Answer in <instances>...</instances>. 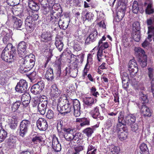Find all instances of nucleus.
<instances>
[{
  "instance_id": "12",
  "label": "nucleus",
  "mask_w": 154,
  "mask_h": 154,
  "mask_svg": "<svg viewBox=\"0 0 154 154\" xmlns=\"http://www.w3.org/2000/svg\"><path fill=\"white\" fill-rule=\"evenodd\" d=\"M36 125L38 128L41 131H45L48 127L47 121L44 118H39L37 121Z\"/></svg>"
},
{
  "instance_id": "48",
  "label": "nucleus",
  "mask_w": 154,
  "mask_h": 154,
  "mask_svg": "<svg viewBox=\"0 0 154 154\" xmlns=\"http://www.w3.org/2000/svg\"><path fill=\"white\" fill-rule=\"evenodd\" d=\"M38 16L36 14H32L31 15L28 16L26 19H28V20L32 22L33 21L36 20L38 18Z\"/></svg>"
},
{
  "instance_id": "40",
  "label": "nucleus",
  "mask_w": 154,
  "mask_h": 154,
  "mask_svg": "<svg viewBox=\"0 0 154 154\" xmlns=\"http://www.w3.org/2000/svg\"><path fill=\"white\" fill-rule=\"evenodd\" d=\"M140 99L141 101L142 104L146 103L148 102V100L146 94L143 92H141L139 94Z\"/></svg>"
},
{
  "instance_id": "52",
  "label": "nucleus",
  "mask_w": 154,
  "mask_h": 154,
  "mask_svg": "<svg viewBox=\"0 0 154 154\" xmlns=\"http://www.w3.org/2000/svg\"><path fill=\"white\" fill-rule=\"evenodd\" d=\"M63 123V122L62 121H58L57 122V128L59 133H61L63 129L64 128Z\"/></svg>"
},
{
  "instance_id": "28",
  "label": "nucleus",
  "mask_w": 154,
  "mask_h": 154,
  "mask_svg": "<svg viewBox=\"0 0 154 154\" xmlns=\"http://www.w3.org/2000/svg\"><path fill=\"white\" fill-rule=\"evenodd\" d=\"M134 53L135 55L139 57H143V55H146L145 54V52L140 47H135L134 48Z\"/></svg>"
},
{
  "instance_id": "5",
  "label": "nucleus",
  "mask_w": 154,
  "mask_h": 154,
  "mask_svg": "<svg viewBox=\"0 0 154 154\" xmlns=\"http://www.w3.org/2000/svg\"><path fill=\"white\" fill-rule=\"evenodd\" d=\"M30 125V121L27 120H23L21 122L20 125V135L23 137L27 133Z\"/></svg>"
},
{
  "instance_id": "41",
  "label": "nucleus",
  "mask_w": 154,
  "mask_h": 154,
  "mask_svg": "<svg viewBox=\"0 0 154 154\" xmlns=\"http://www.w3.org/2000/svg\"><path fill=\"white\" fill-rule=\"evenodd\" d=\"M55 44L56 47L60 51L62 50L63 47V43L58 38H56Z\"/></svg>"
},
{
  "instance_id": "38",
  "label": "nucleus",
  "mask_w": 154,
  "mask_h": 154,
  "mask_svg": "<svg viewBox=\"0 0 154 154\" xmlns=\"http://www.w3.org/2000/svg\"><path fill=\"white\" fill-rule=\"evenodd\" d=\"M115 121V118L114 117L109 118L105 125V128L107 129L109 128L112 126Z\"/></svg>"
},
{
  "instance_id": "10",
  "label": "nucleus",
  "mask_w": 154,
  "mask_h": 154,
  "mask_svg": "<svg viewBox=\"0 0 154 154\" xmlns=\"http://www.w3.org/2000/svg\"><path fill=\"white\" fill-rule=\"evenodd\" d=\"M26 43L24 42H20L18 46V53L20 57H23L26 54Z\"/></svg>"
},
{
  "instance_id": "9",
  "label": "nucleus",
  "mask_w": 154,
  "mask_h": 154,
  "mask_svg": "<svg viewBox=\"0 0 154 154\" xmlns=\"http://www.w3.org/2000/svg\"><path fill=\"white\" fill-rule=\"evenodd\" d=\"M47 93L52 97L56 98L60 96L61 91L60 90L58 89L56 85L54 84L51 86L50 91H48Z\"/></svg>"
},
{
  "instance_id": "53",
  "label": "nucleus",
  "mask_w": 154,
  "mask_h": 154,
  "mask_svg": "<svg viewBox=\"0 0 154 154\" xmlns=\"http://www.w3.org/2000/svg\"><path fill=\"white\" fill-rule=\"evenodd\" d=\"M90 124V119L87 118H83L82 122L80 123L81 127H84L86 125H88Z\"/></svg>"
},
{
  "instance_id": "39",
  "label": "nucleus",
  "mask_w": 154,
  "mask_h": 154,
  "mask_svg": "<svg viewBox=\"0 0 154 154\" xmlns=\"http://www.w3.org/2000/svg\"><path fill=\"white\" fill-rule=\"evenodd\" d=\"M139 62L142 67L146 66L147 64V56L146 55H143V57L139 58Z\"/></svg>"
},
{
  "instance_id": "34",
  "label": "nucleus",
  "mask_w": 154,
  "mask_h": 154,
  "mask_svg": "<svg viewBox=\"0 0 154 154\" xmlns=\"http://www.w3.org/2000/svg\"><path fill=\"white\" fill-rule=\"evenodd\" d=\"M58 15L56 14L55 12L51 11L50 14V23L54 24L57 19V17Z\"/></svg>"
},
{
  "instance_id": "26",
  "label": "nucleus",
  "mask_w": 154,
  "mask_h": 154,
  "mask_svg": "<svg viewBox=\"0 0 154 154\" xmlns=\"http://www.w3.org/2000/svg\"><path fill=\"white\" fill-rule=\"evenodd\" d=\"M127 124L131 125L135 123L136 120V116L134 114H130L126 116Z\"/></svg>"
},
{
  "instance_id": "14",
  "label": "nucleus",
  "mask_w": 154,
  "mask_h": 154,
  "mask_svg": "<svg viewBox=\"0 0 154 154\" xmlns=\"http://www.w3.org/2000/svg\"><path fill=\"white\" fill-rule=\"evenodd\" d=\"M98 32L96 30H94L90 34L88 37L86 38L85 44L88 45L91 42L95 41L97 38Z\"/></svg>"
},
{
  "instance_id": "19",
  "label": "nucleus",
  "mask_w": 154,
  "mask_h": 154,
  "mask_svg": "<svg viewBox=\"0 0 154 154\" xmlns=\"http://www.w3.org/2000/svg\"><path fill=\"white\" fill-rule=\"evenodd\" d=\"M106 149V154H118L120 151L119 147L114 145L109 146Z\"/></svg>"
},
{
  "instance_id": "3",
  "label": "nucleus",
  "mask_w": 154,
  "mask_h": 154,
  "mask_svg": "<svg viewBox=\"0 0 154 154\" xmlns=\"http://www.w3.org/2000/svg\"><path fill=\"white\" fill-rule=\"evenodd\" d=\"M16 51L14 47L11 44H8L3 51L1 57L2 59L8 63H11L15 59Z\"/></svg>"
},
{
  "instance_id": "24",
  "label": "nucleus",
  "mask_w": 154,
  "mask_h": 154,
  "mask_svg": "<svg viewBox=\"0 0 154 154\" xmlns=\"http://www.w3.org/2000/svg\"><path fill=\"white\" fill-rule=\"evenodd\" d=\"M47 103H39L38 105V112L41 115H44L45 113L46 109L47 106Z\"/></svg>"
},
{
  "instance_id": "2",
  "label": "nucleus",
  "mask_w": 154,
  "mask_h": 154,
  "mask_svg": "<svg viewBox=\"0 0 154 154\" xmlns=\"http://www.w3.org/2000/svg\"><path fill=\"white\" fill-rule=\"evenodd\" d=\"M25 56L20 60L21 65L20 68V70L23 74L28 72L32 68L35 60V56L32 54Z\"/></svg>"
},
{
  "instance_id": "11",
  "label": "nucleus",
  "mask_w": 154,
  "mask_h": 154,
  "mask_svg": "<svg viewBox=\"0 0 154 154\" xmlns=\"http://www.w3.org/2000/svg\"><path fill=\"white\" fill-rule=\"evenodd\" d=\"M52 36V32L47 31L42 32L40 38L41 42H47L51 41Z\"/></svg>"
},
{
  "instance_id": "42",
  "label": "nucleus",
  "mask_w": 154,
  "mask_h": 154,
  "mask_svg": "<svg viewBox=\"0 0 154 154\" xmlns=\"http://www.w3.org/2000/svg\"><path fill=\"white\" fill-rule=\"evenodd\" d=\"M83 133L88 137L91 136L94 132V129L91 128H88L84 130Z\"/></svg>"
},
{
  "instance_id": "23",
  "label": "nucleus",
  "mask_w": 154,
  "mask_h": 154,
  "mask_svg": "<svg viewBox=\"0 0 154 154\" xmlns=\"http://www.w3.org/2000/svg\"><path fill=\"white\" fill-rule=\"evenodd\" d=\"M14 27L18 30H22V29L23 22L20 19L16 17L14 18Z\"/></svg>"
},
{
  "instance_id": "17",
  "label": "nucleus",
  "mask_w": 154,
  "mask_h": 154,
  "mask_svg": "<svg viewBox=\"0 0 154 154\" xmlns=\"http://www.w3.org/2000/svg\"><path fill=\"white\" fill-rule=\"evenodd\" d=\"M105 17V16L103 12H99L97 13V21H100L98 23V25L100 27L104 29H105L106 28V25L104 20Z\"/></svg>"
},
{
  "instance_id": "4",
  "label": "nucleus",
  "mask_w": 154,
  "mask_h": 154,
  "mask_svg": "<svg viewBox=\"0 0 154 154\" xmlns=\"http://www.w3.org/2000/svg\"><path fill=\"white\" fill-rule=\"evenodd\" d=\"M148 33H151V34H149L148 38L142 44V47L146 49L147 50H149L152 51V45L150 43L148 42V41L150 42L152 40L151 39L152 35L153 36V41L154 42V27L153 26H149Z\"/></svg>"
},
{
  "instance_id": "33",
  "label": "nucleus",
  "mask_w": 154,
  "mask_h": 154,
  "mask_svg": "<svg viewBox=\"0 0 154 154\" xmlns=\"http://www.w3.org/2000/svg\"><path fill=\"white\" fill-rule=\"evenodd\" d=\"M32 22L28 20V19H26L25 21V25L26 29L29 31H32L34 29V24Z\"/></svg>"
},
{
  "instance_id": "6",
  "label": "nucleus",
  "mask_w": 154,
  "mask_h": 154,
  "mask_svg": "<svg viewBox=\"0 0 154 154\" xmlns=\"http://www.w3.org/2000/svg\"><path fill=\"white\" fill-rule=\"evenodd\" d=\"M27 87L28 84L26 81L21 79L17 83L15 89L17 92L21 93L26 92L27 89Z\"/></svg>"
},
{
  "instance_id": "31",
  "label": "nucleus",
  "mask_w": 154,
  "mask_h": 154,
  "mask_svg": "<svg viewBox=\"0 0 154 154\" xmlns=\"http://www.w3.org/2000/svg\"><path fill=\"white\" fill-rule=\"evenodd\" d=\"M7 132L2 128L1 124L0 123V143L5 140L7 136Z\"/></svg>"
},
{
  "instance_id": "59",
  "label": "nucleus",
  "mask_w": 154,
  "mask_h": 154,
  "mask_svg": "<svg viewBox=\"0 0 154 154\" xmlns=\"http://www.w3.org/2000/svg\"><path fill=\"white\" fill-rule=\"evenodd\" d=\"M124 11L122 10V11H119L117 12L116 18L119 20V21L121 20L124 16Z\"/></svg>"
},
{
  "instance_id": "27",
  "label": "nucleus",
  "mask_w": 154,
  "mask_h": 154,
  "mask_svg": "<svg viewBox=\"0 0 154 154\" xmlns=\"http://www.w3.org/2000/svg\"><path fill=\"white\" fill-rule=\"evenodd\" d=\"M2 36H3V41L5 44H11L10 43V35L9 33H7L3 31L1 33Z\"/></svg>"
},
{
  "instance_id": "1",
  "label": "nucleus",
  "mask_w": 154,
  "mask_h": 154,
  "mask_svg": "<svg viewBox=\"0 0 154 154\" xmlns=\"http://www.w3.org/2000/svg\"><path fill=\"white\" fill-rule=\"evenodd\" d=\"M63 97H60L58 103L57 109L61 114L65 115L73 110V114L75 116H79L80 115V103L79 100L75 99L73 101L72 104L69 103L67 100V97L66 94H63Z\"/></svg>"
},
{
  "instance_id": "22",
  "label": "nucleus",
  "mask_w": 154,
  "mask_h": 154,
  "mask_svg": "<svg viewBox=\"0 0 154 154\" xmlns=\"http://www.w3.org/2000/svg\"><path fill=\"white\" fill-rule=\"evenodd\" d=\"M140 112L141 115L145 117H150L151 115L149 109L145 105H143L142 106Z\"/></svg>"
},
{
  "instance_id": "55",
  "label": "nucleus",
  "mask_w": 154,
  "mask_h": 154,
  "mask_svg": "<svg viewBox=\"0 0 154 154\" xmlns=\"http://www.w3.org/2000/svg\"><path fill=\"white\" fill-rule=\"evenodd\" d=\"M54 113L53 110L48 109L46 113V117L48 119H51L53 118Z\"/></svg>"
},
{
  "instance_id": "43",
  "label": "nucleus",
  "mask_w": 154,
  "mask_h": 154,
  "mask_svg": "<svg viewBox=\"0 0 154 154\" xmlns=\"http://www.w3.org/2000/svg\"><path fill=\"white\" fill-rule=\"evenodd\" d=\"M85 149V147L83 146H79L74 148L72 154H80V152Z\"/></svg>"
},
{
  "instance_id": "64",
  "label": "nucleus",
  "mask_w": 154,
  "mask_h": 154,
  "mask_svg": "<svg viewBox=\"0 0 154 154\" xmlns=\"http://www.w3.org/2000/svg\"><path fill=\"white\" fill-rule=\"evenodd\" d=\"M103 52L101 51L100 50H98L97 54V59L98 61L101 62L102 61V57L103 56Z\"/></svg>"
},
{
  "instance_id": "30",
  "label": "nucleus",
  "mask_w": 154,
  "mask_h": 154,
  "mask_svg": "<svg viewBox=\"0 0 154 154\" xmlns=\"http://www.w3.org/2000/svg\"><path fill=\"white\" fill-rule=\"evenodd\" d=\"M83 100L85 104L88 106L91 107L94 103V99L92 97H85Z\"/></svg>"
},
{
  "instance_id": "25",
  "label": "nucleus",
  "mask_w": 154,
  "mask_h": 154,
  "mask_svg": "<svg viewBox=\"0 0 154 154\" xmlns=\"http://www.w3.org/2000/svg\"><path fill=\"white\" fill-rule=\"evenodd\" d=\"M45 78L48 81H52L54 78L53 69L51 68H49L46 71L45 75Z\"/></svg>"
},
{
  "instance_id": "8",
  "label": "nucleus",
  "mask_w": 154,
  "mask_h": 154,
  "mask_svg": "<svg viewBox=\"0 0 154 154\" xmlns=\"http://www.w3.org/2000/svg\"><path fill=\"white\" fill-rule=\"evenodd\" d=\"M77 66V65L74 63L72 65H70V66L66 67L65 71L66 74H68L71 77L73 78L75 77L78 72Z\"/></svg>"
},
{
  "instance_id": "20",
  "label": "nucleus",
  "mask_w": 154,
  "mask_h": 154,
  "mask_svg": "<svg viewBox=\"0 0 154 154\" xmlns=\"http://www.w3.org/2000/svg\"><path fill=\"white\" fill-rule=\"evenodd\" d=\"M18 117L16 116H13L9 119V123L10 124V127L12 130H15L17 125Z\"/></svg>"
},
{
  "instance_id": "62",
  "label": "nucleus",
  "mask_w": 154,
  "mask_h": 154,
  "mask_svg": "<svg viewBox=\"0 0 154 154\" xmlns=\"http://www.w3.org/2000/svg\"><path fill=\"white\" fill-rule=\"evenodd\" d=\"M58 62H59L58 63V70L56 73V75H57V78L59 77L61 74V66H60V61L59 60H58Z\"/></svg>"
},
{
  "instance_id": "61",
  "label": "nucleus",
  "mask_w": 154,
  "mask_h": 154,
  "mask_svg": "<svg viewBox=\"0 0 154 154\" xmlns=\"http://www.w3.org/2000/svg\"><path fill=\"white\" fill-rule=\"evenodd\" d=\"M42 12L44 14H47L50 11V8L49 6L42 7Z\"/></svg>"
},
{
  "instance_id": "45",
  "label": "nucleus",
  "mask_w": 154,
  "mask_h": 154,
  "mask_svg": "<svg viewBox=\"0 0 154 154\" xmlns=\"http://www.w3.org/2000/svg\"><path fill=\"white\" fill-rule=\"evenodd\" d=\"M20 105V101H17L14 102L11 105L12 111L14 112L16 111L18 109Z\"/></svg>"
},
{
  "instance_id": "32",
  "label": "nucleus",
  "mask_w": 154,
  "mask_h": 154,
  "mask_svg": "<svg viewBox=\"0 0 154 154\" xmlns=\"http://www.w3.org/2000/svg\"><path fill=\"white\" fill-rule=\"evenodd\" d=\"M128 70L130 72V74L132 77H134L137 73L138 71V68L137 66H128Z\"/></svg>"
},
{
  "instance_id": "18",
  "label": "nucleus",
  "mask_w": 154,
  "mask_h": 154,
  "mask_svg": "<svg viewBox=\"0 0 154 154\" xmlns=\"http://www.w3.org/2000/svg\"><path fill=\"white\" fill-rule=\"evenodd\" d=\"M90 114L94 119L97 120H102L104 119L103 116H100L99 108L97 106L96 107L91 110Z\"/></svg>"
},
{
  "instance_id": "60",
  "label": "nucleus",
  "mask_w": 154,
  "mask_h": 154,
  "mask_svg": "<svg viewBox=\"0 0 154 154\" xmlns=\"http://www.w3.org/2000/svg\"><path fill=\"white\" fill-rule=\"evenodd\" d=\"M42 138L39 136H35L34 137L32 140L35 143L37 144L38 143H40L42 141Z\"/></svg>"
},
{
  "instance_id": "51",
  "label": "nucleus",
  "mask_w": 154,
  "mask_h": 154,
  "mask_svg": "<svg viewBox=\"0 0 154 154\" xmlns=\"http://www.w3.org/2000/svg\"><path fill=\"white\" fill-rule=\"evenodd\" d=\"M133 38L134 40L137 42H138L140 39V32L138 31V32H133Z\"/></svg>"
},
{
  "instance_id": "35",
  "label": "nucleus",
  "mask_w": 154,
  "mask_h": 154,
  "mask_svg": "<svg viewBox=\"0 0 154 154\" xmlns=\"http://www.w3.org/2000/svg\"><path fill=\"white\" fill-rule=\"evenodd\" d=\"M128 133L127 131H124L118 133V136L119 139L121 141H123L126 140L127 138Z\"/></svg>"
},
{
  "instance_id": "57",
  "label": "nucleus",
  "mask_w": 154,
  "mask_h": 154,
  "mask_svg": "<svg viewBox=\"0 0 154 154\" xmlns=\"http://www.w3.org/2000/svg\"><path fill=\"white\" fill-rule=\"evenodd\" d=\"M121 77L122 80V83H123V82L126 81H128L129 78L128 77V74L126 72H123L121 74Z\"/></svg>"
},
{
  "instance_id": "47",
  "label": "nucleus",
  "mask_w": 154,
  "mask_h": 154,
  "mask_svg": "<svg viewBox=\"0 0 154 154\" xmlns=\"http://www.w3.org/2000/svg\"><path fill=\"white\" fill-rule=\"evenodd\" d=\"M138 2L136 1H134L132 6V10L133 12L137 14L139 8Z\"/></svg>"
},
{
  "instance_id": "46",
  "label": "nucleus",
  "mask_w": 154,
  "mask_h": 154,
  "mask_svg": "<svg viewBox=\"0 0 154 154\" xmlns=\"http://www.w3.org/2000/svg\"><path fill=\"white\" fill-rule=\"evenodd\" d=\"M58 25L60 29H65L67 28L68 24L67 22L65 23L64 21L60 20L58 22Z\"/></svg>"
},
{
  "instance_id": "15",
  "label": "nucleus",
  "mask_w": 154,
  "mask_h": 154,
  "mask_svg": "<svg viewBox=\"0 0 154 154\" xmlns=\"http://www.w3.org/2000/svg\"><path fill=\"white\" fill-rule=\"evenodd\" d=\"M52 147L56 152H59L61 149V145L59 143L58 138L54 135L52 137Z\"/></svg>"
},
{
  "instance_id": "29",
  "label": "nucleus",
  "mask_w": 154,
  "mask_h": 154,
  "mask_svg": "<svg viewBox=\"0 0 154 154\" xmlns=\"http://www.w3.org/2000/svg\"><path fill=\"white\" fill-rule=\"evenodd\" d=\"M140 152L141 154H149L147 145L144 143H142L140 146Z\"/></svg>"
},
{
  "instance_id": "37",
  "label": "nucleus",
  "mask_w": 154,
  "mask_h": 154,
  "mask_svg": "<svg viewBox=\"0 0 154 154\" xmlns=\"http://www.w3.org/2000/svg\"><path fill=\"white\" fill-rule=\"evenodd\" d=\"M98 47H99L98 50H100L101 51L105 53L104 49L108 48L109 45L107 42H99Z\"/></svg>"
},
{
  "instance_id": "13",
  "label": "nucleus",
  "mask_w": 154,
  "mask_h": 154,
  "mask_svg": "<svg viewBox=\"0 0 154 154\" xmlns=\"http://www.w3.org/2000/svg\"><path fill=\"white\" fill-rule=\"evenodd\" d=\"M118 123L117 125V130L119 131H122L120 129L122 130V129H118L120 127H121L122 125H127V121L126 120V117L124 119V113L122 111L120 112L119 116L118 117Z\"/></svg>"
},
{
  "instance_id": "56",
  "label": "nucleus",
  "mask_w": 154,
  "mask_h": 154,
  "mask_svg": "<svg viewBox=\"0 0 154 154\" xmlns=\"http://www.w3.org/2000/svg\"><path fill=\"white\" fill-rule=\"evenodd\" d=\"M90 93L95 97H97L99 95L98 92L96 91V89L94 86L92 87L90 89Z\"/></svg>"
},
{
  "instance_id": "44",
  "label": "nucleus",
  "mask_w": 154,
  "mask_h": 154,
  "mask_svg": "<svg viewBox=\"0 0 154 154\" xmlns=\"http://www.w3.org/2000/svg\"><path fill=\"white\" fill-rule=\"evenodd\" d=\"M145 11L147 14H153L154 12V9L152 6V3H149L148 5L146 8Z\"/></svg>"
},
{
  "instance_id": "21",
  "label": "nucleus",
  "mask_w": 154,
  "mask_h": 154,
  "mask_svg": "<svg viewBox=\"0 0 154 154\" xmlns=\"http://www.w3.org/2000/svg\"><path fill=\"white\" fill-rule=\"evenodd\" d=\"M31 97L29 94L27 93L23 94L21 97V101L23 105L25 107L28 106L30 103Z\"/></svg>"
},
{
  "instance_id": "58",
  "label": "nucleus",
  "mask_w": 154,
  "mask_h": 154,
  "mask_svg": "<svg viewBox=\"0 0 154 154\" xmlns=\"http://www.w3.org/2000/svg\"><path fill=\"white\" fill-rule=\"evenodd\" d=\"M128 125L131 126V130L132 131L135 132H136L137 131L138 128V126L137 124L135 122L133 124H131V125Z\"/></svg>"
},
{
  "instance_id": "7",
  "label": "nucleus",
  "mask_w": 154,
  "mask_h": 154,
  "mask_svg": "<svg viewBox=\"0 0 154 154\" xmlns=\"http://www.w3.org/2000/svg\"><path fill=\"white\" fill-rule=\"evenodd\" d=\"M44 86L45 84L43 81H40L31 87V91L34 94H39L43 89Z\"/></svg>"
},
{
  "instance_id": "36",
  "label": "nucleus",
  "mask_w": 154,
  "mask_h": 154,
  "mask_svg": "<svg viewBox=\"0 0 154 154\" xmlns=\"http://www.w3.org/2000/svg\"><path fill=\"white\" fill-rule=\"evenodd\" d=\"M28 6L30 8L35 11H38L40 8L39 4L37 2H28Z\"/></svg>"
},
{
  "instance_id": "49",
  "label": "nucleus",
  "mask_w": 154,
  "mask_h": 154,
  "mask_svg": "<svg viewBox=\"0 0 154 154\" xmlns=\"http://www.w3.org/2000/svg\"><path fill=\"white\" fill-rule=\"evenodd\" d=\"M94 17V15L92 13L87 12L85 15L84 18H85V20H88V21H91Z\"/></svg>"
},
{
  "instance_id": "63",
  "label": "nucleus",
  "mask_w": 154,
  "mask_h": 154,
  "mask_svg": "<svg viewBox=\"0 0 154 154\" xmlns=\"http://www.w3.org/2000/svg\"><path fill=\"white\" fill-rule=\"evenodd\" d=\"M93 150V151L97 150V148L93 143L90 144L88 146L87 151H89Z\"/></svg>"
},
{
  "instance_id": "54",
  "label": "nucleus",
  "mask_w": 154,
  "mask_h": 154,
  "mask_svg": "<svg viewBox=\"0 0 154 154\" xmlns=\"http://www.w3.org/2000/svg\"><path fill=\"white\" fill-rule=\"evenodd\" d=\"M132 27L133 32H137L138 31H139L140 29V24L139 22L134 23L133 24Z\"/></svg>"
},
{
  "instance_id": "50",
  "label": "nucleus",
  "mask_w": 154,
  "mask_h": 154,
  "mask_svg": "<svg viewBox=\"0 0 154 154\" xmlns=\"http://www.w3.org/2000/svg\"><path fill=\"white\" fill-rule=\"evenodd\" d=\"M63 131L65 132L63 136L65 139L66 140V135H68L69 134H71V132H74V129H72L70 128H63Z\"/></svg>"
},
{
  "instance_id": "16",
  "label": "nucleus",
  "mask_w": 154,
  "mask_h": 154,
  "mask_svg": "<svg viewBox=\"0 0 154 154\" xmlns=\"http://www.w3.org/2000/svg\"><path fill=\"white\" fill-rule=\"evenodd\" d=\"M81 134L80 132H77L75 134L73 133L72 134H69L68 135H66V140L68 141H72L75 142L78 141L80 137H81Z\"/></svg>"
}]
</instances>
